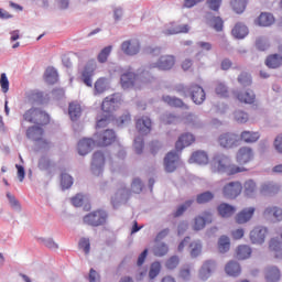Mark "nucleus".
Masks as SVG:
<instances>
[{
	"label": "nucleus",
	"instance_id": "obj_41",
	"mask_svg": "<svg viewBox=\"0 0 282 282\" xmlns=\"http://www.w3.org/2000/svg\"><path fill=\"white\" fill-rule=\"evenodd\" d=\"M218 250L221 253L228 252L230 250V238L221 236L218 240Z\"/></svg>",
	"mask_w": 282,
	"mask_h": 282
},
{
	"label": "nucleus",
	"instance_id": "obj_47",
	"mask_svg": "<svg viewBox=\"0 0 282 282\" xmlns=\"http://www.w3.org/2000/svg\"><path fill=\"white\" fill-rule=\"evenodd\" d=\"M111 46H106L100 51V53L97 56V61L99 63H107V58H109V54H111Z\"/></svg>",
	"mask_w": 282,
	"mask_h": 282
},
{
	"label": "nucleus",
	"instance_id": "obj_50",
	"mask_svg": "<svg viewBox=\"0 0 282 282\" xmlns=\"http://www.w3.org/2000/svg\"><path fill=\"white\" fill-rule=\"evenodd\" d=\"M106 89H107V79L102 77L97 79V82L95 83V91L97 94H102L105 93Z\"/></svg>",
	"mask_w": 282,
	"mask_h": 282
},
{
	"label": "nucleus",
	"instance_id": "obj_51",
	"mask_svg": "<svg viewBox=\"0 0 282 282\" xmlns=\"http://www.w3.org/2000/svg\"><path fill=\"white\" fill-rule=\"evenodd\" d=\"M154 254L155 257H164L165 254H169V246L166 243H160L154 248Z\"/></svg>",
	"mask_w": 282,
	"mask_h": 282
},
{
	"label": "nucleus",
	"instance_id": "obj_46",
	"mask_svg": "<svg viewBox=\"0 0 282 282\" xmlns=\"http://www.w3.org/2000/svg\"><path fill=\"white\" fill-rule=\"evenodd\" d=\"M37 167L40 171H50L52 169V161L47 156H42L39 160Z\"/></svg>",
	"mask_w": 282,
	"mask_h": 282
},
{
	"label": "nucleus",
	"instance_id": "obj_18",
	"mask_svg": "<svg viewBox=\"0 0 282 282\" xmlns=\"http://www.w3.org/2000/svg\"><path fill=\"white\" fill-rule=\"evenodd\" d=\"M94 147H97L95 139L84 138L78 142L77 150L79 155H87Z\"/></svg>",
	"mask_w": 282,
	"mask_h": 282
},
{
	"label": "nucleus",
	"instance_id": "obj_59",
	"mask_svg": "<svg viewBox=\"0 0 282 282\" xmlns=\"http://www.w3.org/2000/svg\"><path fill=\"white\" fill-rule=\"evenodd\" d=\"M213 28L216 32H221L224 30V20L219 17L214 18Z\"/></svg>",
	"mask_w": 282,
	"mask_h": 282
},
{
	"label": "nucleus",
	"instance_id": "obj_37",
	"mask_svg": "<svg viewBox=\"0 0 282 282\" xmlns=\"http://www.w3.org/2000/svg\"><path fill=\"white\" fill-rule=\"evenodd\" d=\"M230 6L236 14H242L246 12L248 0H231Z\"/></svg>",
	"mask_w": 282,
	"mask_h": 282
},
{
	"label": "nucleus",
	"instance_id": "obj_35",
	"mask_svg": "<svg viewBox=\"0 0 282 282\" xmlns=\"http://www.w3.org/2000/svg\"><path fill=\"white\" fill-rule=\"evenodd\" d=\"M217 210L220 217H232V215H235V213L237 212V208H235V206L232 205L223 203L218 206Z\"/></svg>",
	"mask_w": 282,
	"mask_h": 282
},
{
	"label": "nucleus",
	"instance_id": "obj_60",
	"mask_svg": "<svg viewBox=\"0 0 282 282\" xmlns=\"http://www.w3.org/2000/svg\"><path fill=\"white\" fill-rule=\"evenodd\" d=\"M280 189L279 186L272 184H265L262 186L263 193H269V195H274Z\"/></svg>",
	"mask_w": 282,
	"mask_h": 282
},
{
	"label": "nucleus",
	"instance_id": "obj_53",
	"mask_svg": "<svg viewBox=\"0 0 282 282\" xmlns=\"http://www.w3.org/2000/svg\"><path fill=\"white\" fill-rule=\"evenodd\" d=\"M0 87L3 94H8V91L10 90V80H8V76L6 75V73H2L0 76Z\"/></svg>",
	"mask_w": 282,
	"mask_h": 282
},
{
	"label": "nucleus",
	"instance_id": "obj_20",
	"mask_svg": "<svg viewBox=\"0 0 282 282\" xmlns=\"http://www.w3.org/2000/svg\"><path fill=\"white\" fill-rule=\"evenodd\" d=\"M265 219H274L275 221H282V208L279 206H269L263 213Z\"/></svg>",
	"mask_w": 282,
	"mask_h": 282
},
{
	"label": "nucleus",
	"instance_id": "obj_6",
	"mask_svg": "<svg viewBox=\"0 0 282 282\" xmlns=\"http://www.w3.org/2000/svg\"><path fill=\"white\" fill-rule=\"evenodd\" d=\"M97 147H109L116 142V132L111 129H107L104 132H97L94 135Z\"/></svg>",
	"mask_w": 282,
	"mask_h": 282
},
{
	"label": "nucleus",
	"instance_id": "obj_12",
	"mask_svg": "<svg viewBox=\"0 0 282 282\" xmlns=\"http://www.w3.org/2000/svg\"><path fill=\"white\" fill-rule=\"evenodd\" d=\"M135 129L141 135H149L153 129V122L151 118L143 116L135 120Z\"/></svg>",
	"mask_w": 282,
	"mask_h": 282
},
{
	"label": "nucleus",
	"instance_id": "obj_24",
	"mask_svg": "<svg viewBox=\"0 0 282 282\" xmlns=\"http://www.w3.org/2000/svg\"><path fill=\"white\" fill-rule=\"evenodd\" d=\"M259 138H261V134L254 131L245 130L240 133V140L245 142V144H254Z\"/></svg>",
	"mask_w": 282,
	"mask_h": 282
},
{
	"label": "nucleus",
	"instance_id": "obj_1",
	"mask_svg": "<svg viewBox=\"0 0 282 282\" xmlns=\"http://www.w3.org/2000/svg\"><path fill=\"white\" fill-rule=\"evenodd\" d=\"M252 160H254V150L248 145H245L239 148L236 153V161L241 165L232 163L230 158L224 154L215 155L212 164L214 173H224L225 175L232 176L238 175V173H246L248 169H246L243 165L250 164Z\"/></svg>",
	"mask_w": 282,
	"mask_h": 282
},
{
	"label": "nucleus",
	"instance_id": "obj_5",
	"mask_svg": "<svg viewBox=\"0 0 282 282\" xmlns=\"http://www.w3.org/2000/svg\"><path fill=\"white\" fill-rule=\"evenodd\" d=\"M120 105H122V97L118 94H115L104 99L101 104V110L104 113H106L105 116H109L111 118V113H113V111H116Z\"/></svg>",
	"mask_w": 282,
	"mask_h": 282
},
{
	"label": "nucleus",
	"instance_id": "obj_52",
	"mask_svg": "<svg viewBox=\"0 0 282 282\" xmlns=\"http://www.w3.org/2000/svg\"><path fill=\"white\" fill-rule=\"evenodd\" d=\"M118 127H127L131 124V115L129 112L123 113L121 117L117 119Z\"/></svg>",
	"mask_w": 282,
	"mask_h": 282
},
{
	"label": "nucleus",
	"instance_id": "obj_38",
	"mask_svg": "<svg viewBox=\"0 0 282 282\" xmlns=\"http://www.w3.org/2000/svg\"><path fill=\"white\" fill-rule=\"evenodd\" d=\"M44 78L48 85H54L58 80V73L54 67H47L44 74Z\"/></svg>",
	"mask_w": 282,
	"mask_h": 282
},
{
	"label": "nucleus",
	"instance_id": "obj_39",
	"mask_svg": "<svg viewBox=\"0 0 282 282\" xmlns=\"http://www.w3.org/2000/svg\"><path fill=\"white\" fill-rule=\"evenodd\" d=\"M162 100L170 107H184V101H182V99L177 97H171L169 95H164L162 97Z\"/></svg>",
	"mask_w": 282,
	"mask_h": 282
},
{
	"label": "nucleus",
	"instance_id": "obj_25",
	"mask_svg": "<svg viewBox=\"0 0 282 282\" xmlns=\"http://www.w3.org/2000/svg\"><path fill=\"white\" fill-rule=\"evenodd\" d=\"M217 268V264L213 260L205 261L202 269H200V279L203 281H206L213 272H215V269Z\"/></svg>",
	"mask_w": 282,
	"mask_h": 282
},
{
	"label": "nucleus",
	"instance_id": "obj_2",
	"mask_svg": "<svg viewBox=\"0 0 282 282\" xmlns=\"http://www.w3.org/2000/svg\"><path fill=\"white\" fill-rule=\"evenodd\" d=\"M23 121L37 127L50 124V115L41 108H30L23 113Z\"/></svg>",
	"mask_w": 282,
	"mask_h": 282
},
{
	"label": "nucleus",
	"instance_id": "obj_62",
	"mask_svg": "<svg viewBox=\"0 0 282 282\" xmlns=\"http://www.w3.org/2000/svg\"><path fill=\"white\" fill-rule=\"evenodd\" d=\"M72 204H73V206H75L76 208H80V206H83V204H84V197H83V195L77 194L76 196H74V197L72 198Z\"/></svg>",
	"mask_w": 282,
	"mask_h": 282
},
{
	"label": "nucleus",
	"instance_id": "obj_33",
	"mask_svg": "<svg viewBox=\"0 0 282 282\" xmlns=\"http://www.w3.org/2000/svg\"><path fill=\"white\" fill-rule=\"evenodd\" d=\"M231 34L235 36V39H246V36H248V26L241 22H238L231 30Z\"/></svg>",
	"mask_w": 282,
	"mask_h": 282
},
{
	"label": "nucleus",
	"instance_id": "obj_9",
	"mask_svg": "<svg viewBox=\"0 0 282 282\" xmlns=\"http://www.w3.org/2000/svg\"><path fill=\"white\" fill-rule=\"evenodd\" d=\"M104 169H105V154L100 151L95 152L93 155V161L90 165L93 175H95L96 177H99V175H102Z\"/></svg>",
	"mask_w": 282,
	"mask_h": 282
},
{
	"label": "nucleus",
	"instance_id": "obj_57",
	"mask_svg": "<svg viewBox=\"0 0 282 282\" xmlns=\"http://www.w3.org/2000/svg\"><path fill=\"white\" fill-rule=\"evenodd\" d=\"M238 82L240 83V85L248 87V85L252 84V78L248 73H241L238 77Z\"/></svg>",
	"mask_w": 282,
	"mask_h": 282
},
{
	"label": "nucleus",
	"instance_id": "obj_30",
	"mask_svg": "<svg viewBox=\"0 0 282 282\" xmlns=\"http://www.w3.org/2000/svg\"><path fill=\"white\" fill-rule=\"evenodd\" d=\"M281 280V271L276 267H269L265 270L267 282H279Z\"/></svg>",
	"mask_w": 282,
	"mask_h": 282
},
{
	"label": "nucleus",
	"instance_id": "obj_64",
	"mask_svg": "<svg viewBox=\"0 0 282 282\" xmlns=\"http://www.w3.org/2000/svg\"><path fill=\"white\" fill-rule=\"evenodd\" d=\"M274 148L278 153H282V134H279L274 140Z\"/></svg>",
	"mask_w": 282,
	"mask_h": 282
},
{
	"label": "nucleus",
	"instance_id": "obj_32",
	"mask_svg": "<svg viewBox=\"0 0 282 282\" xmlns=\"http://www.w3.org/2000/svg\"><path fill=\"white\" fill-rule=\"evenodd\" d=\"M237 100L239 102H245V105H252L254 102V93L252 90L240 91L236 94Z\"/></svg>",
	"mask_w": 282,
	"mask_h": 282
},
{
	"label": "nucleus",
	"instance_id": "obj_61",
	"mask_svg": "<svg viewBox=\"0 0 282 282\" xmlns=\"http://www.w3.org/2000/svg\"><path fill=\"white\" fill-rule=\"evenodd\" d=\"M79 248H82V250H84L85 254H88V252H89V250L91 248V245L89 243V239L83 238L79 241Z\"/></svg>",
	"mask_w": 282,
	"mask_h": 282
},
{
	"label": "nucleus",
	"instance_id": "obj_10",
	"mask_svg": "<svg viewBox=\"0 0 282 282\" xmlns=\"http://www.w3.org/2000/svg\"><path fill=\"white\" fill-rule=\"evenodd\" d=\"M140 83V76L131 70H127L121 74L120 85L122 89H131V87H135Z\"/></svg>",
	"mask_w": 282,
	"mask_h": 282
},
{
	"label": "nucleus",
	"instance_id": "obj_19",
	"mask_svg": "<svg viewBox=\"0 0 282 282\" xmlns=\"http://www.w3.org/2000/svg\"><path fill=\"white\" fill-rule=\"evenodd\" d=\"M174 66H175V56L164 55V56H161L159 62L154 64L152 67H158L159 69L169 70V69H173Z\"/></svg>",
	"mask_w": 282,
	"mask_h": 282
},
{
	"label": "nucleus",
	"instance_id": "obj_40",
	"mask_svg": "<svg viewBox=\"0 0 282 282\" xmlns=\"http://www.w3.org/2000/svg\"><path fill=\"white\" fill-rule=\"evenodd\" d=\"M215 199V194L213 192H204L196 196L197 204H208Z\"/></svg>",
	"mask_w": 282,
	"mask_h": 282
},
{
	"label": "nucleus",
	"instance_id": "obj_42",
	"mask_svg": "<svg viewBox=\"0 0 282 282\" xmlns=\"http://www.w3.org/2000/svg\"><path fill=\"white\" fill-rule=\"evenodd\" d=\"M73 185H74V178L72 177V175H69L67 173H62L61 186H62L63 191H65L67 188H72Z\"/></svg>",
	"mask_w": 282,
	"mask_h": 282
},
{
	"label": "nucleus",
	"instance_id": "obj_22",
	"mask_svg": "<svg viewBox=\"0 0 282 282\" xmlns=\"http://www.w3.org/2000/svg\"><path fill=\"white\" fill-rule=\"evenodd\" d=\"M195 142V135L191 133H183L175 143L176 151H183L186 147H191Z\"/></svg>",
	"mask_w": 282,
	"mask_h": 282
},
{
	"label": "nucleus",
	"instance_id": "obj_23",
	"mask_svg": "<svg viewBox=\"0 0 282 282\" xmlns=\"http://www.w3.org/2000/svg\"><path fill=\"white\" fill-rule=\"evenodd\" d=\"M254 207L245 208L236 215L237 224H248L254 216Z\"/></svg>",
	"mask_w": 282,
	"mask_h": 282
},
{
	"label": "nucleus",
	"instance_id": "obj_31",
	"mask_svg": "<svg viewBox=\"0 0 282 282\" xmlns=\"http://www.w3.org/2000/svg\"><path fill=\"white\" fill-rule=\"evenodd\" d=\"M257 23H258L261 28H270V25H273V23H274V15H272V13L262 12V13L258 17Z\"/></svg>",
	"mask_w": 282,
	"mask_h": 282
},
{
	"label": "nucleus",
	"instance_id": "obj_54",
	"mask_svg": "<svg viewBox=\"0 0 282 282\" xmlns=\"http://www.w3.org/2000/svg\"><path fill=\"white\" fill-rule=\"evenodd\" d=\"M109 122H111V117H109V115H104V117H98L96 129H104L105 127H107V124H109Z\"/></svg>",
	"mask_w": 282,
	"mask_h": 282
},
{
	"label": "nucleus",
	"instance_id": "obj_43",
	"mask_svg": "<svg viewBox=\"0 0 282 282\" xmlns=\"http://www.w3.org/2000/svg\"><path fill=\"white\" fill-rule=\"evenodd\" d=\"M215 91L220 98H228L229 96L228 86L221 82L216 84Z\"/></svg>",
	"mask_w": 282,
	"mask_h": 282
},
{
	"label": "nucleus",
	"instance_id": "obj_4",
	"mask_svg": "<svg viewBox=\"0 0 282 282\" xmlns=\"http://www.w3.org/2000/svg\"><path fill=\"white\" fill-rule=\"evenodd\" d=\"M43 126H32L26 129V138L33 140L34 142H40L41 149H50V141L43 139Z\"/></svg>",
	"mask_w": 282,
	"mask_h": 282
},
{
	"label": "nucleus",
	"instance_id": "obj_29",
	"mask_svg": "<svg viewBox=\"0 0 282 282\" xmlns=\"http://www.w3.org/2000/svg\"><path fill=\"white\" fill-rule=\"evenodd\" d=\"M225 272L228 276H239L241 274V265L237 261H229L225 265Z\"/></svg>",
	"mask_w": 282,
	"mask_h": 282
},
{
	"label": "nucleus",
	"instance_id": "obj_49",
	"mask_svg": "<svg viewBox=\"0 0 282 282\" xmlns=\"http://www.w3.org/2000/svg\"><path fill=\"white\" fill-rule=\"evenodd\" d=\"M161 270H162V264H160V262H153L150 267L149 279H155V276L160 274Z\"/></svg>",
	"mask_w": 282,
	"mask_h": 282
},
{
	"label": "nucleus",
	"instance_id": "obj_44",
	"mask_svg": "<svg viewBox=\"0 0 282 282\" xmlns=\"http://www.w3.org/2000/svg\"><path fill=\"white\" fill-rule=\"evenodd\" d=\"M256 191L257 183H254V181L249 180L245 183V195H247V197L254 195Z\"/></svg>",
	"mask_w": 282,
	"mask_h": 282
},
{
	"label": "nucleus",
	"instance_id": "obj_28",
	"mask_svg": "<svg viewBox=\"0 0 282 282\" xmlns=\"http://www.w3.org/2000/svg\"><path fill=\"white\" fill-rule=\"evenodd\" d=\"M265 65L269 69H279L282 65V56L280 54H271L265 59Z\"/></svg>",
	"mask_w": 282,
	"mask_h": 282
},
{
	"label": "nucleus",
	"instance_id": "obj_7",
	"mask_svg": "<svg viewBox=\"0 0 282 282\" xmlns=\"http://www.w3.org/2000/svg\"><path fill=\"white\" fill-rule=\"evenodd\" d=\"M243 191V185L240 182H230L223 187V195L226 199H237Z\"/></svg>",
	"mask_w": 282,
	"mask_h": 282
},
{
	"label": "nucleus",
	"instance_id": "obj_56",
	"mask_svg": "<svg viewBox=\"0 0 282 282\" xmlns=\"http://www.w3.org/2000/svg\"><path fill=\"white\" fill-rule=\"evenodd\" d=\"M177 265H180V258L177 256L171 257L165 263L167 270H175Z\"/></svg>",
	"mask_w": 282,
	"mask_h": 282
},
{
	"label": "nucleus",
	"instance_id": "obj_3",
	"mask_svg": "<svg viewBox=\"0 0 282 282\" xmlns=\"http://www.w3.org/2000/svg\"><path fill=\"white\" fill-rule=\"evenodd\" d=\"M109 215L102 209H97L84 216V224L97 228L98 226H105L107 224Z\"/></svg>",
	"mask_w": 282,
	"mask_h": 282
},
{
	"label": "nucleus",
	"instance_id": "obj_45",
	"mask_svg": "<svg viewBox=\"0 0 282 282\" xmlns=\"http://www.w3.org/2000/svg\"><path fill=\"white\" fill-rule=\"evenodd\" d=\"M142 188H144V185H142V181L140 178H134L131 184V191H128V193H134L135 195H140V193H142Z\"/></svg>",
	"mask_w": 282,
	"mask_h": 282
},
{
	"label": "nucleus",
	"instance_id": "obj_14",
	"mask_svg": "<svg viewBox=\"0 0 282 282\" xmlns=\"http://www.w3.org/2000/svg\"><path fill=\"white\" fill-rule=\"evenodd\" d=\"M121 50L128 56H135L140 52V42L138 40H128L121 44Z\"/></svg>",
	"mask_w": 282,
	"mask_h": 282
},
{
	"label": "nucleus",
	"instance_id": "obj_26",
	"mask_svg": "<svg viewBox=\"0 0 282 282\" xmlns=\"http://www.w3.org/2000/svg\"><path fill=\"white\" fill-rule=\"evenodd\" d=\"M189 164H208V154L205 151H196L189 158Z\"/></svg>",
	"mask_w": 282,
	"mask_h": 282
},
{
	"label": "nucleus",
	"instance_id": "obj_21",
	"mask_svg": "<svg viewBox=\"0 0 282 282\" xmlns=\"http://www.w3.org/2000/svg\"><path fill=\"white\" fill-rule=\"evenodd\" d=\"M94 72H96V63L94 62L87 64L82 72V80L87 87H91L93 85L91 76H94Z\"/></svg>",
	"mask_w": 282,
	"mask_h": 282
},
{
	"label": "nucleus",
	"instance_id": "obj_17",
	"mask_svg": "<svg viewBox=\"0 0 282 282\" xmlns=\"http://www.w3.org/2000/svg\"><path fill=\"white\" fill-rule=\"evenodd\" d=\"M189 91H191L192 100L193 102H195V105H202V102L206 100V93L204 91V88H202V86L192 85L189 88Z\"/></svg>",
	"mask_w": 282,
	"mask_h": 282
},
{
	"label": "nucleus",
	"instance_id": "obj_48",
	"mask_svg": "<svg viewBox=\"0 0 282 282\" xmlns=\"http://www.w3.org/2000/svg\"><path fill=\"white\" fill-rule=\"evenodd\" d=\"M193 206V200H186L183 205L178 206L176 212L173 214L174 217H182L184 213H186V209L191 208Z\"/></svg>",
	"mask_w": 282,
	"mask_h": 282
},
{
	"label": "nucleus",
	"instance_id": "obj_13",
	"mask_svg": "<svg viewBox=\"0 0 282 282\" xmlns=\"http://www.w3.org/2000/svg\"><path fill=\"white\" fill-rule=\"evenodd\" d=\"M180 166V154L170 152L164 158V169L167 173H173Z\"/></svg>",
	"mask_w": 282,
	"mask_h": 282
},
{
	"label": "nucleus",
	"instance_id": "obj_36",
	"mask_svg": "<svg viewBox=\"0 0 282 282\" xmlns=\"http://www.w3.org/2000/svg\"><path fill=\"white\" fill-rule=\"evenodd\" d=\"M189 30L191 26H188V24H181L172 29L165 30L164 34H166L167 36H171V34H188Z\"/></svg>",
	"mask_w": 282,
	"mask_h": 282
},
{
	"label": "nucleus",
	"instance_id": "obj_15",
	"mask_svg": "<svg viewBox=\"0 0 282 282\" xmlns=\"http://www.w3.org/2000/svg\"><path fill=\"white\" fill-rule=\"evenodd\" d=\"M268 237V228L254 227L250 232V240L252 243H263Z\"/></svg>",
	"mask_w": 282,
	"mask_h": 282
},
{
	"label": "nucleus",
	"instance_id": "obj_55",
	"mask_svg": "<svg viewBox=\"0 0 282 282\" xmlns=\"http://www.w3.org/2000/svg\"><path fill=\"white\" fill-rule=\"evenodd\" d=\"M234 118L239 124H246L248 122V115L245 111L238 110L234 113Z\"/></svg>",
	"mask_w": 282,
	"mask_h": 282
},
{
	"label": "nucleus",
	"instance_id": "obj_11",
	"mask_svg": "<svg viewBox=\"0 0 282 282\" xmlns=\"http://www.w3.org/2000/svg\"><path fill=\"white\" fill-rule=\"evenodd\" d=\"M218 144L223 147V149H234V147H239V139L235 133L225 132L219 135Z\"/></svg>",
	"mask_w": 282,
	"mask_h": 282
},
{
	"label": "nucleus",
	"instance_id": "obj_8",
	"mask_svg": "<svg viewBox=\"0 0 282 282\" xmlns=\"http://www.w3.org/2000/svg\"><path fill=\"white\" fill-rule=\"evenodd\" d=\"M186 246H188L189 248L191 257L195 258L202 254V242L199 240H195L191 242V237L184 238L183 241H181V243L178 245V248H177L178 252H182L184 248H186Z\"/></svg>",
	"mask_w": 282,
	"mask_h": 282
},
{
	"label": "nucleus",
	"instance_id": "obj_27",
	"mask_svg": "<svg viewBox=\"0 0 282 282\" xmlns=\"http://www.w3.org/2000/svg\"><path fill=\"white\" fill-rule=\"evenodd\" d=\"M252 256V249L248 245H240L236 249V257L240 261H243L246 259H250Z\"/></svg>",
	"mask_w": 282,
	"mask_h": 282
},
{
	"label": "nucleus",
	"instance_id": "obj_34",
	"mask_svg": "<svg viewBox=\"0 0 282 282\" xmlns=\"http://www.w3.org/2000/svg\"><path fill=\"white\" fill-rule=\"evenodd\" d=\"M83 113V108L80 107V104L73 101L68 106V115L70 117V120L76 121L78 118H80Z\"/></svg>",
	"mask_w": 282,
	"mask_h": 282
},
{
	"label": "nucleus",
	"instance_id": "obj_58",
	"mask_svg": "<svg viewBox=\"0 0 282 282\" xmlns=\"http://www.w3.org/2000/svg\"><path fill=\"white\" fill-rule=\"evenodd\" d=\"M221 1L223 0H207L206 4L209 10H213L214 12H219V8H221Z\"/></svg>",
	"mask_w": 282,
	"mask_h": 282
},
{
	"label": "nucleus",
	"instance_id": "obj_63",
	"mask_svg": "<svg viewBox=\"0 0 282 282\" xmlns=\"http://www.w3.org/2000/svg\"><path fill=\"white\" fill-rule=\"evenodd\" d=\"M243 235H246V231H243V229H241V228L231 231V237L236 241H238L239 239H243Z\"/></svg>",
	"mask_w": 282,
	"mask_h": 282
},
{
	"label": "nucleus",
	"instance_id": "obj_16",
	"mask_svg": "<svg viewBox=\"0 0 282 282\" xmlns=\"http://www.w3.org/2000/svg\"><path fill=\"white\" fill-rule=\"evenodd\" d=\"M206 224H213V214L210 212H205L195 218L194 230H203V228H206Z\"/></svg>",
	"mask_w": 282,
	"mask_h": 282
}]
</instances>
